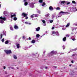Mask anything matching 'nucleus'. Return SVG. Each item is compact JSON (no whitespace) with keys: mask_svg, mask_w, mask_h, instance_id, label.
<instances>
[{"mask_svg":"<svg viewBox=\"0 0 77 77\" xmlns=\"http://www.w3.org/2000/svg\"><path fill=\"white\" fill-rule=\"evenodd\" d=\"M49 9L50 11H53V7L51 6L49 7Z\"/></svg>","mask_w":77,"mask_h":77,"instance_id":"obj_5","label":"nucleus"},{"mask_svg":"<svg viewBox=\"0 0 77 77\" xmlns=\"http://www.w3.org/2000/svg\"><path fill=\"white\" fill-rule=\"evenodd\" d=\"M35 42V40H32V41H31V43L32 44H34Z\"/></svg>","mask_w":77,"mask_h":77,"instance_id":"obj_13","label":"nucleus"},{"mask_svg":"<svg viewBox=\"0 0 77 77\" xmlns=\"http://www.w3.org/2000/svg\"><path fill=\"white\" fill-rule=\"evenodd\" d=\"M51 53V54H56V53H57V52L54 51H52Z\"/></svg>","mask_w":77,"mask_h":77,"instance_id":"obj_3","label":"nucleus"},{"mask_svg":"<svg viewBox=\"0 0 77 77\" xmlns=\"http://www.w3.org/2000/svg\"><path fill=\"white\" fill-rule=\"evenodd\" d=\"M10 29H11V30H13V28H12V27H10Z\"/></svg>","mask_w":77,"mask_h":77,"instance_id":"obj_33","label":"nucleus"},{"mask_svg":"<svg viewBox=\"0 0 77 77\" xmlns=\"http://www.w3.org/2000/svg\"><path fill=\"white\" fill-rule=\"evenodd\" d=\"M2 36H3V35L1 34V39H2Z\"/></svg>","mask_w":77,"mask_h":77,"instance_id":"obj_41","label":"nucleus"},{"mask_svg":"<svg viewBox=\"0 0 77 77\" xmlns=\"http://www.w3.org/2000/svg\"><path fill=\"white\" fill-rule=\"evenodd\" d=\"M69 66H71V65L70 64V65H69Z\"/></svg>","mask_w":77,"mask_h":77,"instance_id":"obj_55","label":"nucleus"},{"mask_svg":"<svg viewBox=\"0 0 77 77\" xmlns=\"http://www.w3.org/2000/svg\"><path fill=\"white\" fill-rule=\"evenodd\" d=\"M49 15H50V14H47L46 15L47 17H48V16H49Z\"/></svg>","mask_w":77,"mask_h":77,"instance_id":"obj_37","label":"nucleus"},{"mask_svg":"<svg viewBox=\"0 0 77 77\" xmlns=\"http://www.w3.org/2000/svg\"><path fill=\"white\" fill-rule=\"evenodd\" d=\"M52 29H54V27H53Z\"/></svg>","mask_w":77,"mask_h":77,"instance_id":"obj_47","label":"nucleus"},{"mask_svg":"<svg viewBox=\"0 0 77 77\" xmlns=\"http://www.w3.org/2000/svg\"><path fill=\"white\" fill-rule=\"evenodd\" d=\"M45 69H47V67L46 66L45 67Z\"/></svg>","mask_w":77,"mask_h":77,"instance_id":"obj_53","label":"nucleus"},{"mask_svg":"<svg viewBox=\"0 0 77 77\" xmlns=\"http://www.w3.org/2000/svg\"><path fill=\"white\" fill-rule=\"evenodd\" d=\"M4 23V20H1V21L0 22V23H1V24H3Z\"/></svg>","mask_w":77,"mask_h":77,"instance_id":"obj_14","label":"nucleus"},{"mask_svg":"<svg viewBox=\"0 0 77 77\" xmlns=\"http://www.w3.org/2000/svg\"><path fill=\"white\" fill-rule=\"evenodd\" d=\"M76 54H73L72 55V57H74V56H75V55H76Z\"/></svg>","mask_w":77,"mask_h":77,"instance_id":"obj_34","label":"nucleus"},{"mask_svg":"<svg viewBox=\"0 0 77 77\" xmlns=\"http://www.w3.org/2000/svg\"><path fill=\"white\" fill-rule=\"evenodd\" d=\"M28 39L29 40H30H30H31V38H30V37H29Z\"/></svg>","mask_w":77,"mask_h":77,"instance_id":"obj_42","label":"nucleus"},{"mask_svg":"<svg viewBox=\"0 0 77 77\" xmlns=\"http://www.w3.org/2000/svg\"><path fill=\"white\" fill-rule=\"evenodd\" d=\"M14 17H16V14H14L13 15H11V18H13Z\"/></svg>","mask_w":77,"mask_h":77,"instance_id":"obj_7","label":"nucleus"},{"mask_svg":"<svg viewBox=\"0 0 77 77\" xmlns=\"http://www.w3.org/2000/svg\"><path fill=\"white\" fill-rule=\"evenodd\" d=\"M22 16H23L24 17H27L26 14V13H22Z\"/></svg>","mask_w":77,"mask_h":77,"instance_id":"obj_4","label":"nucleus"},{"mask_svg":"<svg viewBox=\"0 0 77 77\" xmlns=\"http://www.w3.org/2000/svg\"><path fill=\"white\" fill-rule=\"evenodd\" d=\"M25 19H26V20H27V19H28V17H26L25 18Z\"/></svg>","mask_w":77,"mask_h":77,"instance_id":"obj_43","label":"nucleus"},{"mask_svg":"<svg viewBox=\"0 0 77 77\" xmlns=\"http://www.w3.org/2000/svg\"><path fill=\"white\" fill-rule=\"evenodd\" d=\"M76 11H77V10L76 9Z\"/></svg>","mask_w":77,"mask_h":77,"instance_id":"obj_62","label":"nucleus"},{"mask_svg":"<svg viewBox=\"0 0 77 77\" xmlns=\"http://www.w3.org/2000/svg\"><path fill=\"white\" fill-rule=\"evenodd\" d=\"M25 36H23V39H25Z\"/></svg>","mask_w":77,"mask_h":77,"instance_id":"obj_45","label":"nucleus"},{"mask_svg":"<svg viewBox=\"0 0 77 77\" xmlns=\"http://www.w3.org/2000/svg\"><path fill=\"white\" fill-rule=\"evenodd\" d=\"M71 34H74V33H73V32H72V33H71Z\"/></svg>","mask_w":77,"mask_h":77,"instance_id":"obj_56","label":"nucleus"},{"mask_svg":"<svg viewBox=\"0 0 77 77\" xmlns=\"http://www.w3.org/2000/svg\"><path fill=\"white\" fill-rule=\"evenodd\" d=\"M4 51L6 54H9L12 53V51L11 50H4Z\"/></svg>","mask_w":77,"mask_h":77,"instance_id":"obj_1","label":"nucleus"},{"mask_svg":"<svg viewBox=\"0 0 77 77\" xmlns=\"http://www.w3.org/2000/svg\"><path fill=\"white\" fill-rule=\"evenodd\" d=\"M36 30L37 32H38V31H39L40 30V27H38L36 28Z\"/></svg>","mask_w":77,"mask_h":77,"instance_id":"obj_6","label":"nucleus"},{"mask_svg":"<svg viewBox=\"0 0 77 77\" xmlns=\"http://www.w3.org/2000/svg\"><path fill=\"white\" fill-rule=\"evenodd\" d=\"M17 48H20V45L19 44H17Z\"/></svg>","mask_w":77,"mask_h":77,"instance_id":"obj_19","label":"nucleus"},{"mask_svg":"<svg viewBox=\"0 0 77 77\" xmlns=\"http://www.w3.org/2000/svg\"><path fill=\"white\" fill-rule=\"evenodd\" d=\"M71 62L72 63H74V61L73 60H72L71 61Z\"/></svg>","mask_w":77,"mask_h":77,"instance_id":"obj_50","label":"nucleus"},{"mask_svg":"<svg viewBox=\"0 0 77 77\" xmlns=\"http://www.w3.org/2000/svg\"><path fill=\"white\" fill-rule=\"evenodd\" d=\"M69 4H70V2H68L67 3V5H69Z\"/></svg>","mask_w":77,"mask_h":77,"instance_id":"obj_40","label":"nucleus"},{"mask_svg":"<svg viewBox=\"0 0 77 77\" xmlns=\"http://www.w3.org/2000/svg\"><path fill=\"white\" fill-rule=\"evenodd\" d=\"M55 34H56L57 36H59V32L58 31L56 32Z\"/></svg>","mask_w":77,"mask_h":77,"instance_id":"obj_12","label":"nucleus"},{"mask_svg":"<svg viewBox=\"0 0 77 77\" xmlns=\"http://www.w3.org/2000/svg\"><path fill=\"white\" fill-rule=\"evenodd\" d=\"M74 51V49H72L71 51Z\"/></svg>","mask_w":77,"mask_h":77,"instance_id":"obj_49","label":"nucleus"},{"mask_svg":"<svg viewBox=\"0 0 77 77\" xmlns=\"http://www.w3.org/2000/svg\"><path fill=\"white\" fill-rule=\"evenodd\" d=\"M28 24H29V25H30L31 24V23H28Z\"/></svg>","mask_w":77,"mask_h":77,"instance_id":"obj_48","label":"nucleus"},{"mask_svg":"<svg viewBox=\"0 0 77 77\" xmlns=\"http://www.w3.org/2000/svg\"><path fill=\"white\" fill-rule=\"evenodd\" d=\"M63 47H64V45H63V49H64L65 48H63Z\"/></svg>","mask_w":77,"mask_h":77,"instance_id":"obj_54","label":"nucleus"},{"mask_svg":"<svg viewBox=\"0 0 77 77\" xmlns=\"http://www.w3.org/2000/svg\"><path fill=\"white\" fill-rule=\"evenodd\" d=\"M25 24H28V22H25Z\"/></svg>","mask_w":77,"mask_h":77,"instance_id":"obj_38","label":"nucleus"},{"mask_svg":"<svg viewBox=\"0 0 77 77\" xmlns=\"http://www.w3.org/2000/svg\"><path fill=\"white\" fill-rule=\"evenodd\" d=\"M26 15H27V14H26Z\"/></svg>","mask_w":77,"mask_h":77,"instance_id":"obj_61","label":"nucleus"},{"mask_svg":"<svg viewBox=\"0 0 77 77\" xmlns=\"http://www.w3.org/2000/svg\"><path fill=\"white\" fill-rule=\"evenodd\" d=\"M45 5H46L45 3L44 2H43V4H42V6H45Z\"/></svg>","mask_w":77,"mask_h":77,"instance_id":"obj_25","label":"nucleus"},{"mask_svg":"<svg viewBox=\"0 0 77 77\" xmlns=\"http://www.w3.org/2000/svg\"><path fill=\"white\" fill-rule=\"evenodd\" d=\"M66 28L65 27H63V28H62V30H66Z\"/></svg>","mask_w":77,"mask_h":77,"instance_id":"obj_29","label":"nucleus"},{"mask_svg":"<svg viewBox=\"0 0 77 77\" xmlns=\"http://www.w3.org/2000/svg\"><path fill=\"white\" fill-rule=\"evenodd\" d=\"M53 20H50V23H53Z\"/></svg>","mask_w":77,"mask_h":77,"instance_id":"obj_35","label":"nucleus"},{"mask_svg":"<svg viewBox=\"0 0 77 77\" xmlns=\"http://www.w3.org/2000/svg\"><path fill=\"white\" fill-rule=\"evenodd\" d=\"M60 7H57L56 8V10H60Z\"/></svg>","mask_w":77,"mask_h":77,"instance_id":"obj_20","label":"nucleus"},{"mask_svg":"<svg viewBox=\"0 0 77 77\" xmlns=\"http://www.w3.org/2000/svg\"><path fill=\"white\" fill-rule=\"evenodd\" d=\"M5 44H9V41L8 40H7L5 42Z\"/></svg>","mask_w":77,"mask_h":77,"instance_id":"obj_11","label":"nucleus"},{"mask_svg":"<svg viewBox=\"0 0 77 77\" xmlns=\"http://www.w3.org/2000/svg\"><path fill=\"white\" fill-rule=\"evenodd\" d=\"M7 13H8V12L6 11H4L3 12V14H5V15H6V14H7Z\"/></svg>","mask_w":77,"mask_h":77,"instance_id":"obj_24","label":"nucleus"},{"mask_svg":"<svg viewBox=\"0 0 77 77\" xmlns=\"http://www.w3.org/2000/svg\"><path fill=\"white\" fill-rule=\"evenodd\" d=\"M66 37H67V38H69V34H67L66 35Z\"/></svg>","mask_w":77,"mask_h":77,"instance_id":"obj_31","label":"nucleus"},{"mask_svg":"<svg viewBox=\"0 0 77 77\" xmlns=\"http://www.w3.org/2000/svg\"><path fill=\"white\" fill-rule=\"evenodd\" d=\"M44 53H45V52H44Z\"/></svg>","mask_w":77,"mask_h":77,"instance_id":"obj_60","label":"nucleus"},{"mask_svg":"<svg viewBox=\"0 0 77 77\" xmlns=\"http://www.w3.org/2000/svg\"><path fill=\"white\" fill-rule=\"evenodd\" d=\"M4 35H6V34L5 33L4 34Z\"/></svg>","mask_w":77,"mask_h":77,"instance_id":"obj_57","label":"nucleus"},{"mask_svg":"<svg viewBox=\"0 0 77 77\" xmlns=\"http://www.w3.org/2000/svg\"><path fill=\"white\" fill-rule=\"evenodd\" d=\"M1 41L2 42H4V41H5V38H3L2 40H1Z\"/></svg>","mask_w":77,"mask_h":77,"instance_id":"obj_26","label":"nucleus"},{"mask_svg":"<svg viewBox=\"0 0 77 77\" xmlns=\"http://www.w3.org/2000/svg\"><path fill=\"white\" fill-rule=\"evenodd\" d=\"M14 28L15 29H18V26L15 25Z\"/></svg>","mask_w":77,"mask_h":77,"instance_id":"obj_9","label":"nucleus"},{"mask_svg":"<svg viewBox=\"0 0 77 77\" xmlns=\"http://www.w3.org/2000/svg\"><path fill=\"white\" fill-rule=\"evenodd\" d=\"M72 41H74L75 40V38H74L72 39Z\"/></svg>","mask_w":77,"mask_h":77,"instance_id":"obj_46","label":"nucleus"},{"mask_svg":"<svg viewBox=\"0 0 77 77\" xmlns=\"http://www.w3.org/2000/svg\"><path fill=\"white\" fill-rule=\"evenodd\" d=\"M3 68L4 69H6V67H5V66H4L3 67Z\"/></svg>","mask_w":77,"mask_h":77,"instance_id":"obj_44","label":"nucleus"},{"mask_svg":"<svg viewBox=\"0 0 77 77\" xmlns=\"http://www.w3.org/2000/svg\"><path fill=\"white\" fill-rule=\"evenodd\" d=\"M0 8H1V5L0 4Z\"/></svg>","mask_w":77,"mask_h":77,"instance_id":"obj_59","label":"nucleus"},{"mask_svg":"<svg viewBox=\"0 0 77 77\" xmlns=\"http://www.w3.org/2000/svg\"><path fill=\"white\" fill-rule=\"evenodd\" d=\"M35 17H38V14H35Z\"/></svg>","mask_w":77,"mask_h":77,"instance_id":"obj_30","label":"nucleus"},{"mask_svg":"<svg viewBox=\"0 0 77 77\" xmlns=\"http://www.w3.org/2000/svg\"><path fill=\"white\" fill-rule=\"evenodd\" d=\"M28 4V3H27V2H25L24 3L25 6H27Z\"/></svg>","mask_w":77,"mask_h":77,"instance_id":"obj_23","label":"nucleus"},{"mask_svg":"<svg viewBox=\"0 0 77 77\" xmlns=\"http://www.w3.org/2000/svg\"><path fill=\"white\" fill-rule=\"evenodd\" d=\"M55 17V16L54 15H53L52 16V18H54Z\"/></svg>","mask_w":77,"mask_h":77,"instance_id":"obj_39","label":"nucleus"},{"mask_svg":"<svg viewBox=\"0 0 77 77\" xmlns=\"http://www.w3.org/2000/svg\"><path fill=\"white\" fill-rule=\"evenodd\" d=\"M40 36V35L39 34H37L36 35V37L37 38H38V37H39Z\"/></svg>","mask_w":77,"mask_h":77,"instance_id":"obj_18","label":"nucleus"},{"mask_svg":"<svg viewBox=\"0 0 77 77\" xmlns=\"http://www.w3.org/2000/svg\"><path fill=\"white\" fill-rule=\"evenodd\" d=\"M13 20H14V21H16L17 20V18L16 17H14L13 18Z\"/></svg>","mask_w":77,"mask_h":77,"instance_id":"obj_21","label":"nucleus"},{"mask_svg":"<svg viewBox=\"0 0 77 77\" xmlns=\"http://www.w3.org/2000/svg\"><path fill=\"white\" fill-rule=\"evenodd\" d=\"M42 22L43 23V24H45V20H42Z\"/></svg>","mask_w":77,"mask_h":77,"instance_id":"obj_28","label":"nucleus"},{"mask_svg":"<svg viewBox=\"0 0 77 77\" xmlns=\"http://www.w3.org/2000/svg\"><path fill=\"white\" fill-rule=\"evenodd\" d=\"M69 25H70V23H68L66 26V27H68L69 26Z\"/></svg>","mask_w":77,"mask_h":77,"instance_id":"obj_10","label":"nucleus"},{"mask_svg":"<svg viewBox=\"0 0 77 77\" xmlns=\"http://www.w3.org/2000/svg\"><path fill=\"white\" fill-rule=\"evenodd\" d=\"M0 19L2 20H4V21H6V17H2V16H1L0 17Z\"/></svg>","mask_w":77,"mask_h":77,"instance_id":"obj_2","label":"nucleus"},{"mask_svg":"<svg viewBox=\"0 0 77 77\" xmlns=\"http://www.w3.org/2000/svg\"><path fill=\"white\" fill-rule=\"evenodd\" d=\"M52 34H55L56 33V32H54V31H53L52 32Z\"/></svg>","mask_w":77,"mask_h":77,"instance_id":"obj_32","label":"nucleus"},{"mask_svg":"<svg viewBox=\"0 0 77 77\" xmlns=\"http://www.w3.org/2000/svg\"><path fill=\"white\" fill-rule=\"evenodd\" d=\"M5 74H7V72H5Z\"/></svg>","mask_w":77,"mask_h":77,"instance_id":"obj_52","label":"nucleus"},{"mask_svg":"<svg viewBox=\"0 0 77 77\" xmlns=\"http://www.w3.org/2000/svg\"><path fill=\"white\" fill-rule=\"evenodd\" d=\"M13 57L14 59H17V56H16V55H14Z\"/></svg>","mask_w":77,"mask_h":77,"instance_id":"obj_16","label":"nucleus"},{"mask_svg":"<svg viewBox=\"0 0 77 77\" xmlns=\"http://www.w3.org/2000/svg\"><path fill=\"white\" fill-rule=\"evenodd\" d=\"M60 14H66V12H64L63 11H61L60 12Z\"/></svg>","mask_w":77,"mask_h":77,"instance_id":"obj_15","label":"nucleus"},{"mask_svg":"<svg viewBox=\"0 0 77 77\" xmlns=\"http://www.w3.org/2000/svg\"><path fill=\"white\" fill-rule=\"evenodd\" d=\"M66 39V37H65L64 38H63V41H65Z\"/></svg>","mask_w":77,"mask_h":77,"instance_id":"obj_8","label":"nucleus"},{"mask_svg":"<svg viewBox=\"0 0 77 77\" xmlns=\"http://www.w3.org/2000/svg\"><path fill=\"white\" fill-rule=\"evenodd\" d=\"M34 17H33V15H31V18H33Z\"/></svg>","mask_w":77,"mask_h":77,"instance_id":"obj_36","label":"nucleus"},{"mask_svg":"<svg viewBox=\"0 0 77 77\" xmlns=\"http://www.w3.org/2000/svg\"><path fill=\"white\" fill-rule=\"evenodd\" d=\"M65 1H62L61 2V4H64V3H65Z\"/></svg>","mask_w":77,"mask_h":77,"instance_id":"obj_17","label":"nucleus"},{"mask_svg":"<svg viewBox=\"0 0 77 77\" xmlns=\"http://www.w3.org/2000/svg\"><path fill=\"white\" fill-rule=\"evenodd\" d=\"M26 0H24V2H26Z\"/></svg>","mask_w":77,"mask_h":77,"instance_id":"obj_58","label":"nucleus"},{"mask_svg":"<svg viewBox=\"0 0 77 77\" xmlns=\"http://www.w3.org/2000/svg\"><path fill=\"white\" fill-rule=\"evenodd\" d=\"M72 3H73V4H76V2L74 1H72Z\"/></svg>","mask_w":77,"mask_h":77,"instance_id":"obj_27","label":"nucleus"},{"mask_svg":"<svg viewBox=\"0 0 77 77\" xmlns=\"http://www.w3.org/2000/svg\"><path fill=\"white\" fill-rule=\"evenodd\" d=\"M54 68H57V66H54Z\"/></svg>","mask_w":77,"mask_h":77,"instance_id":"obj_51","label":"nucleus"},{"mask_svg":"<svg viewBox=\"0 0 77 77\" xmlns=\"http://www.w3.org/2000/svg\"><path fill=\"white\" fill-rule=\"evenodd\" d=\"M38 2L39 3H42L43 2V0H39Z\"/></svg>","mask_w":77,"mask_h":77,"instance_id":"obj_22","label":"nucleus"}]
</instances>
